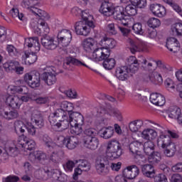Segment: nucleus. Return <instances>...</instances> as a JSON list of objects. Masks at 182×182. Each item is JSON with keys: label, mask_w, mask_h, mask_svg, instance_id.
Segmentation results:
<instances>
[{"label": "nucleus", "mask_w": 182, "mask_h": 182, "mask_svg": "<svg viewBox=\"0 0 182 182\" xmlns=\"http://www.w3.org/2000/svg\"><path fill=\"white\" fill-rule=\"evenodd\" d=\"M126 65L116 69L115 76L119 80H127L129 76H133L139 70L140 66L139 60L134 56L127 58Z\"/></svg>", "instance_id": "nucleus-1"}, {"label": "nucleus", "mask_w": 182, "mask_h": 182, "mask_svg": "<svg viewBox=\"0 0 182 182\" xmlns=\"http://www.w3.org/2000/svg\"><path fill=\"white\" fill-rule=\"evenodd\" d=\"M73 110V104L63 101L60 108L55 109V111L51 113L48 117V120L50 124H55V122H57L56 119H68L69 112Z\"/></svg>", "instance_id": "nucleus-2"}, {"label": "nucleus", "mask_w": 182, "mask_h": 182, "mask_svg": "<svg viewBox=\"0 0 182 182\" xmlns=\"http://www.w3.org/2000/svg\"><path fill=\"white\" fill-rule=\"evenodd\" d=\"M110 52H112V50L104 49L98 50L95 53L92 54V58L95 60H98L99 62L104 60L102 65L107 70H112V69L116 66V60L112 58H109Z\"/></svg>", "instance_id": "nucleus-3"}, {"label": "nucleus", "mask_w": 182, "mask_h": 182, "mask_svg": "<svg viewBox=\"0 0 182 182\" xmlns=\"http://www.w3.org/2000/svg\"><path fill=\"white\" fill-rule=\"evenodd\" d=\"M158 144L164 149V154L166 157H173L177 151L176 144L171 141V138L168 135L161 134L158 138Z\"/></svg>", "instance_id": "nucleus-4"}, {"label": "nucleus", "mask_w": 182, "mask_h": 182, "mask_svg": "<svg viewBox=\"0 0 182 182\" xmlns=\"http://www.w3.org/2000/svg\"><path fill=\"white\" fill-rule=\"evenodd\" d=\"M106 154L111 160L119 159L123 154L122 144L116 139H112L108 141Z\"/></svg>", "instance_id": "nucleus-5"}, {"label": "nucleus", "mask_w": 182, "mask_h": 182, "mask_svg": "<svg viewBox=\"0 0 182 182\" xmlns=\"http://www.w3.org/2000/svg\"><path fill=\"white\" fill-rule=\"evenodd\" d=\"M24 82L32 89H36L41 86V73L36 70L26 73L23 76Z\"/></svg>", "instance_id": "nucleus-6"}, {"label": "nucleus", "mask_w": 182, "mask_h": 182, "mask_svg": "<svg viewBox=\"0 0 182 182\" xmlns=\"http://www.w3.org/2000/svg\"><path fill=\"white\" fill-rule=\"evenodd\" d=\"M47 153L48 154V162L50 164H52L54 167H58L62 160L63 151L58 146L50 149H47Z\"/></svg>", "instance_id": "nucleus-7"}, {"label": "nucleus", "mask_w": 182, "mask_h": 182, "mask_svg": "<svg viewBox=\"0 0 182 182\" xmlns=\"http://www.w3.org/2000/svg\"><path fill=\"white\" fill-rule=\"evenodd\" d=\"M95 167L98 174L106 176L110 168V161L105 156H99L95 161Z\"/></svg>", "instance_id": "nucleus-8"}, {"label": "nucleus", "mask_w": 182, "mask_h": 182, "mask_svg": "<svg viewBox=\"0 0 182 182\" xmlns=\"http://www.w3.org/2000/svg\"><path fill=\"white\" fill-rule=\"evenodd\" d=\"M58 143L63 144L69 150H73L79 146V139L75 136H70L65 137L63 136H60L58 137Z\"/></svg>", "instance_id": "nucleus-9"}, {"label": "nucleus", "mask_w": 182, "mask_h": 182, "mask_svg": "<svg viewBox=\"0 0 182 182\" xmlns=\"http://www.w3.org/2000/svg\"><path fill=\"white\" fill-rule=\"evenodd\" d=\"M42 46L47 49V50H55L58 46H59V42L55 41L53 37L48 34L43 35L41 38Z\"/></svg>", "instance_id": "nucleus-10"}, {"label": "nucleus", "mask_w": 182, "mask_h": 182, "mask_svg": "<svg viewBox=\"0 0 182 182\" xmlns=\"http://www.w3.org/2000/svg\"><path fill=\"white\" fill-rule=\"evenodd\" d=\"M54 73L52 72H44L41 75V80L48 85V86H52V85H55L56 83V75H59V73H62L63 71H58V70H53Z\"/></svg>", "instance_id": "nucleus-11"}, {"label": "nucleus", "mask_w": 182, "mask_h": 182, "mask_svg": "<svg viewBox=\"0 0 182 182\" xmlns=\"http://www.w3.org/2000/svg\"><path fill=\"white\" fill-rule=\"evenodd\" d=\"M57 38L58 45L61 43L62 46L66 48V46H69V43L72 41V33L69 30L64 29L58 33Z\"/></svg>", "instance_id": "nucleus-12"}, {"label": "nucleus", "mask_w": 182, "mask_h": 182, "mask_svg": "<svg viewBox=\"0 0 182 182\" xmlns=\"http://www.w3.org/2000/svg\"><path fill=\"white\" fill-rule=\"evenodd\" d=\"M99 44L102 48H96L93 53H96L97 50H103L106 49L107 50H110V49H113L116 46V41L113 38H107V37H103V38L100 41Z\"/></svg>", "instance_id": "nucleus-13"}, {"label": "nucleus", "mask_w": 182, "mask_h": 182, "mask_svg": "<svg viewBox=\"0 0 182 182\" xmlns=\"http://www.w3.org/2000/svg\"><path fill=\"white\" fill-rule=\"evenodd\" d=\"M92 27L87 26V23L85 21H78L75 25V31L77 35H82V36H87L90 33Z\"/></svg>", "instance_id": "nucleus-14"}, {"label": "nucleus", "mask_w": 182, "mask_h": 182, "mask_svg": "<svg viewBox=\"0 0 182 182\" xmlns=\"http://www.w3.org/2000/svg\"><path fill=\"white\" fill-rule=\"evenodd\" d=\"M70 65H73L74 66H85V68H88L87 65L80 61V60H78L73 56H68L65 58L63 68L66 70H70Z\"/></svg>", "instance_id": "nucleus-15"}, {"label": "nucleus", "mask_w": 182, "mask_h": 182, "mask_svg": "<svg viewBox=\"0 0 182 182\" xmlns=\"http://www.w3.org/2000/svg\"><path fill=\"white\" fill-rule=\"evenodd\" d=\"M114 9L113 3L110 2L109 0H103L99 11L104 15V16H112V12Z\"/></svg>", "instance_id": "nucleus-16"}, {"label": "nucleus", "mask_w": 182, "mask_h": 182, "mask_svg": "<svg viewBox=\"0 0 182 182\" xmlns=\"http://www.w3.org/2000/svg\"><path fill=\"white\" fill-rule=\"evenodd\" d=\"M19 144L21 145V147L24 149V151L28 150V151H34L36 143L33 140H28V137L25 135L20 136Z\"/></svg>", "instance_id": "nucleus-17"}, {"label": "nucleus", "mask_w": 182, "mask_h": 182, "mask_svg": "<svg viewBox=\"0 0 182 182\" xmlns=\"http://www.w3.org/2000/svg\"><path fill=\"white\" fill-rule=\"evenodd\" d=\"M31 120L35 124L36 127L42 129L45 126V119L43 115L39 111H34L31 115Z\"/></svg>", "instance_id": "nucleus-18"}, {"label": "nucleus", "mask_w": 182, "mask_h": 182, "mask_svg": "<svg viewBox=\"0 0 182 182\" xmlns=\"http://www.w3.org/2000/svg\"><path fill=\"white\" fill-rule=\"evenodd\" d=\"M150 11L153 15L158 18L166 16V7L159 4H152L150 5Z\"/></svg>", "instance_id": "nucleus-19"}, {"label": "nucleus", "mask_w": 182, "mask_h": 182, "mask_svg": "<svg viewBox=\"0 0 182 182\" xmlns=\"http://www.w3.org/2000/svg\"><path fill=\"white\" fill-rule=\"evenodd\" d=\"M166 46L170 52L176 53L180 50V42L174 37H169L166 39Z\"/></svg>", "instance_id": "nucleus-20"}, {"label": "nucleus", "mask_w": 182, "mask_h": 182, "mask_svg": "<svg viewBox=\"0 0 182 182\" xmlns=\"http://www.w3.org/2000/svg\"><path fill=\"white\" fill-rule=\"evenodd\" d=\"M68 119L71 123H78V124H85V117L79 112L71 110L68 112Z\"/></svg>", "instance_id": "nucleus-21"}, {"label": "nucleus", "mask_w": 182, "mask_h": 182, "mask_svg": "<svg viewBox=\"0 0 182 182\" xmlns=\"http://www.w3.org/2000/svg\"><path fill=\"white\" fill-rule=\"evenodd\" d=\"M141 171L144 177L153 178L155 176L156 169L153 165L146 164L141 166Z\"/></svg>", "instance_id": "nucleus-22"}, {"label": "nucleus", "mask_w": 182, "mask_h": 182, "mask_svg": "<svg viewBox=\"0 0 182 182\" xmlns=\"http://www.w3.org/2000/svg\"><path fill=\"white\" fill-rule=\"evenodd\" d=\"M112 15L115 21H124V18L127 16L124 7L122 6H118L114 8L112 11Z\"/></svg>", "instance_id": "nucleus-23"}, {"label": "nucleus", "mask_w": 182, "mask_h": 182, "mask_svg": "<svg viewBox=\"0 0 182 182\" xmlns=\"http://www.w3.org/2000/svg\"><path fill=\"white\" fill-rule=\"evenodd\" d=\"M84 146L90 150H96L99 147V139L97 137H84Z\"/></svg>", "instance_id": "nucleus-24"}, {"label": "nucleus", "mask_w": 182, "mask_h": 182, "mask_svg": "<svg viewBox=\"0 0 182 182\" xmlns=\"http://www.w3.org/2000/svg\"><path fill=\"white\" fill-rule=\"evenodd\" d=\"M169 119H177L179 124H182L181 109L177 107H171L168 112Z\"/></svg>", "instance_id": "nucleus-25"}, {"label": "nucleus", "mask_w": 182, "mask_h": 182, "mask_svg": "<svg viewBox=\"0 0 182 182\" xmlns=\"http://www.w3.org/2000/svg\"><path fill=\"white\" fill-rule=\"evenodd\" d=\"M29 159L31 161H39V163H43L46 160L48 159V156L46 153H43L41 151H38L37 152H34L32 154V152H29Z\"/></svg>", "instance_id": "nucleus-26"}, {"label": "nucleus", "mask_w": 182, "mask_h": 182, "mask_svg": "<svg viewBox=\"0 0 182 182\" xmlns=\"http://www.w3.org/2000/svg\"><path fill=\"white\" fill-rule=\"evenodd\" d=\"M143 146L141 142H139L137 141H133L129 144V151L132 153V154H136V157L139 159H143L144 156L141 154V152L139 151L140 147Z\"/></svg>", "instance_id": "nucleus-27"}, {"label": "nucleus", "mask_w": 182, "mask_h": 182, "mask_svg": "<svg viewBox=\"0 0 182 182\" xmlns=\"http://www.w3.org/2000/svg\"><path fill=\"white\" fill-rule=\"evenodd\" d=\"M6 105L13 109H18L21 106V98L16 96L9 95L6 97Z\"/></svg>", "instance_id": "nucleus-28"}, {"label": "nucleus", "mask_w": 182, "mask_h": 182, "mask_svg": "<svg viewBox=\"0 0 182 182\" xmlns=\"http://www.w3.org/2000/svg\"><path fill=\"white\" fill-rule=\"evenodd\" d=\"M26 46L28 48H34L36 52L41 50V43L38 37H31L25 41Z\"/></svg>", "instance_id": "nucleus-29"}, {"label": "nucleus", "mask_w": 182, "mask_h": 182, "mask_svg": "<svg viewBox=\"0 0 182 182\" xmlns=\"http://www.w3.org/2000/svg\"><path fill=\"white\" fill-rule=\"evenodd\" d=\"M14 132L15 134L18 136H21L20 137H22L23 135V133L26 132V124L23 123L22 121H16L14 123Z\"/></svg>", "instance_id": "nucleus-30"}, {"label": "nucleus", "mask_w": 182, "mask_h": 182, "mask_svg": "<svg viewBox=\"0 0 182 182\" xmlns=\"http://www.w3.org/2000/svg\"><path fill=\"white\" fill-rule=\"evenodd\" d=\"M98 134H100L102 139H111V137H113V134H114V128L110 126L104 127L98 132Z\"/></svg>", "instance_id": "nucleus-31"}, {"label": "nucleus", "mask_w": 182, "mask_h": 182, "mask_svg": "<svg viewBox=\"0 0 182 182\" xmlns=\"http://www.w3.org/2000/svg\"><path fill=\"white\" fill-rule=\"evenodd\" d=\"M23 59L25 60V63L26 65V62L28 65H33L36 60H38V55H36V52H29L24 51V55L22 56Z\"/></svg>", "instance_id": "nucleus-32"}, {"label": "nucleus", "mask_w": 182, "mask_h": 182, "mask_svg": "<svg viewBox=\"0 0 182 182\" xmlns=\"http://www.w3.org/2000/svg\"><path fill=\"white\" fill-rule=\"evenodd\" d=\"M82 45L85 52H88V53L95 52V40L93 38H90L84 40Z\"/></svg>", "instance_id": "nucleus-33"}, {"label": "nucleus", "mask_w": 182, "mask_h": 182, "mask_svg": "<svg viewBox=\"0 0 182 182\" xmlns=\"http://www.w3.org/2000/svg\"><path fill=\"white\" fill-rule=\"evenodd\" d=\"M70 123H73L69 119V117L67 118H63L62 119H59V122H56L54 121V124H51V126H54L58 127V129H61V130H66L69 127V124L70 126Z\"/></svg>", "instance_id": "nucleus-34"}, {"label": "nucleus", "mask_w": 182, "mask_h": 182, "mask_svg": "<svg viewBox=\"0 0 182 182\" xmlns=\"http://www.w3.org/2000/svg\"><path fill=\"white\" fill-rule=\"evenodd\" d=\"M80 15L83 21H80V22H86V23H87V26L92 28V29H95V23H93V21H92V19H93V16L83 11H82Z\"/></svg>", "instance_id": "nucleus-35"}, {"label": "nucleus", "mask_w": 182, "mask_h": 182, "mask_svg": "<svg viewBox=\"0 0 182 182\" xmlns=\"http://www.w3.org/2000/svg\"><path fill=\"white\" fill-rule=\"evenodd\" d=\"M83 124L79 123H70V133L75 136H80L83 133V128H82Z\"/></svg>", "instance_id": "nucleus-36"}, {"label": "nucleus", "mask_w": 182, "mask_h": 182, "mask_svg": "<svg viewBox=\"0 0 182 182\" xmlns=\"http://www.w3.org/2000/svg\"><path fill=\"white\" fill-rule=\"evenodd\" d=\"M0 114L4 116V119L6 120H14V119H16L19 116V113H18V110L12 109L11 111H3Z\"/></svg>", "instance_id": "nucleus-37"}, {"label": "nucleus", "mask_w": 182, "mask_h": 182, "mask_svg": "<svg viewBox=\"0 0 182 182\" xmlns=\"http://www.w3.org/2000/svg\"><path fill=\"white\" fill-rule=\"evenodd\" d=\"M144 147V151L148 157H150L154 152V143L151 141H148L142 145Z\"/></svg>", "instance_id": "nucleus-38"}, {"label": "nucleus", "mask_w": 182, "mask_h": 182, "mask_svg": "<svg viewBox=\"0 0 182 182\" xmlns=\"http://www.w3.org/2000/svg\"><path fill=\"white\" fill-rule=\"evenodd\" d=\"M19 66V62L16 60H10L3 64V68L6 72H11L16 69V67Z\"/></svg>", "instance_id": "nucleus-39"}, {"label": "nucleus", "mask_w": 182, "mask_h": 182, "mask_svg": "<svg viewBox=\"0 0 182 182\" xmlns=\"http://www.w3.org/2000/svg\"><path fill=\"white\" fill-rule=\"evenodd\" d=\"M10 90L13 95L20 93L21 95H28L29 90L26 86H13L10 87Z\"/></svg>", "instance_id": "nucleus-40"}, {"label": "nucleus", "mask_w": 182, "mask_h": 182, "mask_svg": "<svg viewBox=\"0 0 182 182\" xmlns=\"http://www.w3.org/2000/svg\"><path fill=\"white\" fill-rule=\"evenodd\" d=\"M43 141L45 146H46V147H48L47 150H50V149H54L55 147H58V144H56V143L53 142L52 139L46 134L43 136Z\"/></svg>", "instance_id": "nucleus-41"}, {"label": "nucleus", "mask_w": 182, "mask_h": 182, "mask_svg": "<svg viewBox=\"0 0 182 182\" xmlns=\"http://www.w3.org/2000/svg\"><path fill=\"white\" fill-rule=\"evenodd\" d=\"M36 174L39 175L40 180H48L49 176H50V171L48 168H43L36 171Z\"/></svg>", "instance_id": "nucleus-42"}, {"label": "nucleus", "mask_w": 182, "mask_h": 182, "mask_svg": "<svg viewBox=\"0 0 182 182\" xmlns=\"http://www.w3.org/2000/svg\"><path fill=\"white\" fill-rule=\"evenodd\" d=\"M36 174L39 175L40 180H48L49 176H50V171L48 168H43L36 171Z\"/></svg>", "instance_id": "nucleus-43"}, {"label": "nucleus", "mask_w": 182, "mask_h": 182, "mask_svg": "<svg viewBox=\"0 0 182 182\" xmlns=\"http://www.w3.org/2000/svg\"><path fill=\"white\" fill-rule=\"evenodd\" d=\"M151 82L154 85H161L163 83V77L161 75L157 72H153L151 74Z\"/></svg>", "instance_id": "nucleus-44"}, {"label": "nucleus", "mask_w": 182, "mask_h": 182, "mask_svg": "<svg viewBox=\"0 0 182 182\" xmlns=\"http://www.w3.org/2000/svg\"><path fill=\"white\" fill-rule=\"evenodd\" d=\"M126 16H134L137 15V8L132 4H129L124 8Z\"/></svg>", "instance_id": "nucleus-45"}, {"label": "nucleus", "mask_w": 182, "mask_h": 182, "mask_svg": "<svg viewBox=\"0 0 182 182\" xmlns=\"http://www.w3.org/2000/svg\"><path fill=\"white\" fill-rule=\"evenodd\" d=\"M172 35L176 36H182V23H176L171 28Z\"/></svg>", "instance_id": "nucleus-46"}, {"label": "nucleus", "mask_w": 182, "mask_h": 182, "mask_svg": "<svg viewBox=\"0 0 182 182\" xmlns=\"http://www.w3.org/2000/svg\"><path fill=\"white\" fill-rule=\"evenodd\" d=\"M80 164L78 167L82 169L83 171H90L92 168V165L86 159H80Z\"/></svg>", "instance_id": "nucleus-47"}, {"label": "nucleus", "mask_w": 182, "mask_h": 182, "mask_svg": "<svg viewBox=\"0 0 182 182\" xmlns=\"http://www.w3.org/2000/svg\"><path fill=\"white\" fill-rule=\"evenodd\" d=\"M131 4L133 6H137L138 8L143 9L147 6L146 0H131Z\"/></svg>", "instance_id": "nucleus-48"}, {"label": "nucleus", "mask_w": 182, "mask_h": 182, "mask_svg": "<svg viewBox=\"0 0 182 182\" xmlns=\"http://www.w3.org/2000/svg\"><path fill=\"white\" fill-rule=\"evenodd\" d=\"M132 31H134V33L136 35H144V30H143V27L141 23H136L132 26Z\"/></svg>", "instance_id": "nucleus-49"}, {"label": "nucleus", "mask_w": 182, "mask_h": 182, "mask_svg": "<svg viewBox=\"0 0 182 182\" xmlns=\"http://www.w3.org/2000/svg\"><path fill=\"white\" fill-rule=\"evenodd\" d=\"M161 23L160 22V20L156 18H151L148 21V26H149V28H152V29H154L155 28H159Z\"/></svg>", "instance_id": "nucleus-50"}, {"label": "nucleus", "mask_w": 182, "mask_h": 182, "mask_svg": "<svg viewBox=\"0 0 182 182\" xmlns=\"http://www.w3.org/2000/svg\"><path fill=\"white\" fill-rule=\"evenodd\" d=\"M30 11L32 12V14H34V15H38V16L40 18H45L46 16V13L44 11L36 7L31 6Z\"/></svg>", "instance_id": "nucleus-51"}, {"label": "nucleus", "mask_w": 182, "mask_h": 182, "mask_svg": "<svg viewBox=\"0 0 182 182\" xmlns=\"http://www.w3.org/2000/svg\"><path fill=\"white\" fill-rule=\"evenodd\" d=\"M119 28L120 26H117V24H114V23L108 24L107 27L108 32L112 35H117Z\"/></svg>", "instance_id": "nucleus-52"}, {"label": "nucleus", "mask_w": 182, "mask_h": 182, "mask_svg": "<svg viewBox=\"0 0 182 182\" xmlns=\"http://www.w3.org/2000/svg\"><path fill=\"white\" fill-rule=\"evenodd\" d=\"M79 161L76 160L73 161H68L65 164H63V168L65 171H72L73 170V167H75V164H77Z\"/></svg>", "instance_id": "nucleus-53"}, {"label": "nucleus", "mask_w": 182, "mask_h": 182, "mask_svg": "<svg viewBox=\"0 0 182 182\" xmlns=\"http://www.w3.org/2000/svg\"><path fill=\"white\" fill-rule=\"evenodd\" d=\"M10 14L11 15L12 18H18L20 21H23V14H19V10L16 8H12L10 10Z\"/></svg>", "instance_id": "nucleus-54"}, {"label": "nucleus", "mask_w": 182, "mask_h": 182, "mask_svg": "<svg viewBox=\"0 0 182 182\" xmlns=\"http://www.w3.org/2000/svg\"><path fill=\"white\" fill-rule=\"evenodd\" d=\"M148 159L151 160L152 163H159V161L161 160V154L154 151Z\"/></svg>", "instance_id": "nucleus-55"}, {"label": "nucleus", "mask_w": 182, "mask_h": 182, "mask_svg": "<svg viewBox=\"0 0 182 182\" xmlns=\"http://www.w3.org/2000/svg\"><path fill=\"white\" fill-rule=\"evenodd\" d=\"M108 113L109 116H114L119 122H122L123 117H122V113L119 109H111L108 111Z\"/></svg>", "instance_id": "nucleus-56"}, {"label": "nucleus", "mask_w": 182, "mask_h": 182, "mask_svg": "<svg viewBox=\"0 0 182 182\" xmlns=\"http://www.w3.org/2000/svg\"><path fill=\"white\" fill-rule=\"evenodd\" d=\"M122 176H124L125 178H127L128 180H133L134 178V176H133L129 166H127V168L124 169L122 171Z\"/></svg>", "instance_id": "nucleus-57"}, {"label": "nucleus", "mask_w": 182, "mask_h": 182, "mask_svg": "<svg viewBox=\"0 0 182 182\" xmlns=\"http://www.w3.org/2000/svg\"><path fill=\"white\" fill-rule=\"evenodd\" d=\"M6 50L10 56H16L18 55V50L13 45H8Z\"/></svg>", "instance_id": "nucleus-58"}, {"label": "nucleus", "mask_w": 182, "mask_h": 182, "mask_svg": "<svg viewBox=\"0 0 182 182\" xmlns=\"http://www.w3.org/2000/svg\"><path fill=\"white\" fill-rule=\"evenodd\" d=\"M3 182H18L19 181V177L15 175H10L6 178H2Z\"/></svg>", "instance_id": "nucleus-59"}, {"label": "nucleus", "mask_w": 182, "mask_h": 182, "mask_svg": "<svg viewBox=\"0 0 182 182\" xmlns=\"http://www.w3.org/2000/svg\"><path fill=\"white\" fill-rule=\"evenodd\" d=\"M85 137H95L96 136V129L89 128L84 131Z\"/></svg>", "instance_id": "nucleus-60"}, {"label": "nucleus", "mask_w": 182, "mask_h": 182, "mask_svg": "<svg viewBox=\"0 0 182 182\" xmlns=\"http://www.w3.org/2000/svg\"><path fill=\"white\" fill-rule=\"evenodd\" d=\"M18 151L17 147H9L7 150V154L11 157H16L18 154Z\"/></svg>", "instance_id": "nucleus-61"}, {"label": "nucleus", "mask_w": 182, "mask_h": 182, "mask_svg": "<svg viewBox=\"0 0 182 182\" xmlns=\"http://www.w3.org/2000/svg\"><path fill=\"white\" fill-rule=\"evenodd\" d=\"M129 169H131V172L132 173V176H134V178H135V177H137V176H139V174H140V168H139V167L136 165H131L129 166Z\"/></svg>", "instance_id": "nucleus-62"}, {"label": "nucleus", "mask_w": 182, "mask_h": 182, "mask_svg": "<svg viewBox=\"0 0 182 182\" xmlns=\"http://www.w3.org/2000/svg\"><path fill=\"white\" fill-rule=\"evenodd\" d=\"M165 86L168 90H171L176 87V85H174V82H173V80L170 78H167L165 81Z\"/></svg>", "instance_id": "nucleus-63"}, {"label": "nucleus", "mask_w": 182, "mask_h": 182, "mask_svg": "<svg viewBox=\"0 0 182 182\" xmlns=\"http://www.w3.org/2000/svg\"><path fill=\"white\" fill-rule=\"evenodd\" d=\"M152 178H154L155 182L167 181V178H166V176L161 173L157 175L156 174V172L154 176Z\"/></svg>", "instance_id": "nucleus-64"}]
</instances>
